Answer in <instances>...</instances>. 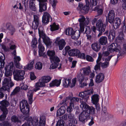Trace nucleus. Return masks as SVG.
I'll list each match as a JSON object with an SVG mask.
<instances>
[{"label": "nucleus", "mask_w": 126, "mask_h": 126, "mask_svg": "<svg viewBox=\"0 0 126 126\" xmlns=\"http://www.w3.org/2000/svg\"><path fill=\"white\" fill-rule=\"evenodd\" d=\"M14 78L15 80L17 81H21L24 79L25 74L24 71L18 69L14 70L13 72Z\"/></svg>", "instance_id": "obj_6"}, {"label": "nucleus", "mask_w": 126, "mask_h": 126, "mask_svg": "<svg viewBox=\"0 0 126 126\" xmlns=\"http://www.w3.org/2000/svg\"><path fill=\"white\" fill-rule=\"evenodd\" d=\"M74 32L72 28H69L65 30V32L66 35L71 36Z\"/></svg>", "instance_id": "obj_45"}, {"label": "nucleus", "mask_w": 126, "mask_h": 126, "mask_svg": "<svg viewBox=\"0 0 126 126\" xmlns=\"http://www.w3.org/2000/svg\"><path fill=\"white\" fill-rule=\"evenodd\" d=\"M3 113L0 116V121H4L6 119L7 115L8 113V111L1 110Z\"/></svg>", "instance_id": "obj_44"}, {"label": "nucleus", "mask_w": 126, "mask_h": 126, "mask_svg": "<svg viewBox=\"0 0 126 126\" xmlns=\"http://www.w3.org/2000/svg\"><path fill=\"white\" fill-rule=\"evenodd\" d=\"M108 50L110 52L114 51L119 52L117 55V58H118L119 56H122L125 53L124 51L121 48L120 46L118 45L117 43H113L111 44L108 47Z\"/></svg>", "instance_id": "obj_4"}, {"label": "nucleus", "mask_w": 126, "mask_h": 126, "mask_svg": "<svg viewBox=\"0 0 126 126\" xmlns=\"http://www.w3.org/2000/svg\"><path fill=\"white\" fill-rule=\"evenodd\" d=\"M96 26V29L99 32L97 35L98 37H99L102 34L103 32L105 31L106 26L105 24H103L101 19H99L97 21Z\"/></svg>", "instance_id": "obj_7"}, {"label": "nucleus", "mask_w": 126, "mask_h": 126, "mask_svg": "<svg viewBox=\"0 0 126 126\" xmlns=\"http://www.w3.org/2000/svg\"><path fill=\"white\" fill-rule=\"evenodd\" d=\"M98 42L100 45L107 46L108 44L107 38L105 36H102L98 40Z\"/></svg>", "instance_id": "obj_22"}, {"label": "nucleus", "mask_w": 126, "mask_h": 126, "mask_svg": "<svg viewBox=\"0 0 126 126\" xmlns=\"http://www.w3.org/2000/svg\"><path fill=\"white\" fill-rule=\"evenodd\" d=\"M79 99L76 97H73L71 99V102L70 103H73L74 104V103L76 102H78L79 101Z\"/></svg>", "instance_id": "obj_63"}, {"label": "nucleus", "mask_w": 126, "mask_h": 126, "mask_svg": "<svg viewBox=\"0 0 126 126\" xmlns=\"http://www.w3.org/2000/svg\"><path fill=\"white\" fill-rule=\"evenodd\" d=\"M6 27L7 30L9 31V32L11 35H13L15 32V29L10 23H7L6 25Z\"/></svg>", "instance_id": "obj_25"}, {"label": "nucleus", "mask_w": 126, "mask_h": 126, "mask_svg": "<svg viewBox=\"0 0 126 126\" xmlns=\"http://www.w3.org/2000/svg\"><path fill=\"white\" fill-rule=\"evenodd\" d=\"M51 18V21H52L51 17L50 15L48 13H44L42 17V22L44 24H47L49 22L50 18Z\"/></svg>", "instance_id": "obj_17"}, {"label": "nucleus", "mask_w": 126, "mask_h": 126, "mask_svg": "<svg viewBox=\"0 0 126 126\" xmlns=\"http://www.w3.org/2000/svg\"><path fill=\"white\" fill-rule=\"evenodd\" d=\"M43 42L47 47L50 46L52 42L51 41L50 39L47 36H46L42 38Z\"/></svg>", "instance_id": "obj_32"}, {"label": "nucleus", "mask_w": 126, "mask_h": 126, "mask_svg": "<svg viewBox=\"0 0 126 126\" xmlns=\"http://www.w3.org/2000/svg\"><path fill=\"white\" fill-rule=\"evenodd\" d=\"M57 44L59 47L60 50H62L64 47L66 43L65 40L63 39H61L57 43Z\"/></svg>", "instance_id": "obj_34"}, {"label": "nucleus", "mask_w": 126, "mask_h": 126, "mask_svg": "<svg viewBox=\"0 0 126 126\" xmlns=\"http://www.w3.org/2000/svg\"><path fill=\"white\" fill-rule=\"evenodd\" d=\"M77 57L83 59H85L86 58L85 54L84 53H81L79 50V53L78 54Z\"/></svg>", "instance_id": "obj_58"}, {"label": "nucleus", "mask_w": 126, "mask_h": 126, "mask_svg": "<svg viewBox=\"0 0 126 126\" xmlns=\"http://www.w3.org/2000/svg\"><path fill=\"white\" fill-rule=\"evenodd\" d=\"M92 103L95 105L97 104L99 100V95L97 94L93 95L91 97Z\"/></svg>", "instance_id": "obj_35"}, {"label": "nucleus", "mask_w": 126, "mask_h": 126, "mask_svg": "<svg viewBox=\"0 0 126 126\" xmlns=\"http://www.w3.org/2000/svg\"><path fill=\"white\" fill-rule=\"evenodd\" d=\"M91 116H89L87 112L84 110L82 112L79 116V121L83 124H84L87 122L88 120L90 118Z\"/></svg>", "instance_id": "obj_9"}, {"label": "nucleus", "mask_w": 126, "mask_h": 126, "mask_svg": "<svg viewBox=\"0 0 126 126\" xmlns=\"http://www.w3.org/2000/svg\"><path fill=\"white\" fill-rule=\"evenodd\" d=\"M115 16V13L113 10L109 11L108 15V22L110 24L113 23Z\"/></svg>", "instance_id": "obj_19"}, {"label": "nucleus", "mask_w": 126, "mask_h": 126, "mask_svg": "<svg viewBox=\"0 0 126 126\" xmlns=\"http://www.w3.org/2000/svg\"><path fill=\"white\" fill-rule=\"evenodd\" d=\"M100 6H98L95 7L94 8V11H97L98 14V15H101L103 12V10L102 9L100 8Z\"/></svg>", "instance_id": "obj_54"}, {"label": "nucleus", "mask_w": 126, "mask_h": 126, "mask_svg": "<svg viewBox=\"0 0 126 126\" xmlns=\"http://www.w3.org/2000/svg\"><path fill=\"white\" fill-rule=\"evenodd\" d=\"M72 107L74 108V104L72 103H70V105L68 106L67 109V110L68 112L71 113L72 111Z\"/></svg>", "instance_id": "obj_61"}, {"label": "nucleus", "mask_w": 126, "mask_h": 126, "mask_svg": "<svg viewBox=\"0 0 126 126\" xmlns=\"http://www.w3.org/2000/svg\"><path fill=\"white\" fill-rule=\"evenodd\" d=\"M45 84L42 82L41 80H39V82L36 83L35 85V88L34 89V91L35 92H36L37 91L39 90L40 89V88L45 86Z\"/></svg>", "instance_id": "obj_30"}, {"label": "nucleus", "mask_w": 126, "mask_h": 126, "mask_svg": "<svg viewBox=\"0 0 126 126\" xmlns=\"http://www.w3.org/2000/svg\"><path fill=\"white\" fill-rule=\"evenodd\" d=\"M68 118L69 119L68 123H72L74 124H77V122L75 114L72 113H69L68 114Z\"/></svg>", "instance_id": "obj_20"}, {"label": "nucleus", "mask_w": 126, "mask_h": 126, "mask_svg": "<svg viewBox=\"0 0 126 126\" xmlns=\"http://www.w3.org/2000/svg\"><path fill=\"white\" fill-rule=\"evenodd\" d=\"M102 57V55L99 53L98 58L96 61V64L94 67V69L95 71L100 70L101 67V65L100 63V62L101 60Z\"/></svg>", "instance_id": "obj_21"}, {"label": "nucleus", "mask_w": 126, "mask_h": 126, "mask_svg": "<svg viewBox=\"0 0 126 126\" xmlns=\"http://www.w3.org/2000/svg\"><path fill=\"white\" fill-rule=\"evenodd\" d=\"M20 90V88L19 87H17L14 89L13 91L12 92L10 96H11L17 94Z\"/></svg>", "instance_id": "obj_50"}, {"label": "nucleus", "mask_w": 126, "mask_h": 126, "mask_svg": "<svg viewBox=\"0 0 126 126\" xmlns=\"http://www.w3.org/2000/svg\"><path fill=\"white\" fill-rule=\"evenodd\" d=\"M84 75L81 73H80L78 74L77 77L78 80L79 81V83L82 82L84 80Z\"/></svg>", "instance_id": "obj_47"}, {"label": "nucleus", "mask_w": 126, "mask_h": 126, "mask_svg": "<svg viewBox=\"0 0 126 126\" xmlns=\"http://www.w3.org/2000/svg\"><path fill=\"white\" fill-rule=\"evenodd\" d=\"M86 5L81 9V11L85 13H87L89 9V4L88 0H85Z\"/></svg>", "instance_id": "obj_31"}, {"label": "nucleus", "mask_w": 126, "mask_h": 126, "mask_svg": "<svg viewBox=\"0 0 126 126\" xmlns=\"http://www.w3.org/2000/svg\"><path fill=\"white\" fill-rule=\"evenodd\" d=\"M101 118L104 120H108L113 117L112 115L109 113L107 111V108L104 107L103 109V111L101 112Z\"/></svg>", "instance_id": "obj_12"}, {"label": "nucleus", "mask_w": 126, "mask_h": 126, "mask_svg": "<svg viewBox=\"0 0 126 126\" xmlns=\"http://www.w3.org/2000/svg\"><path fill=\"white\" fill-rule=\"evenodd\" d=\"M88 18V21L89 22V18H87L86 19L84 16L80 15V18L78 19V21L79 22V24H86V22Z\"/></svg>", "instance_id": "obj_42"}, {"label": "nucleus", "mask_w": 126, "mask_h": 126, "mask_svg": "<svg viewBox=\"0 0 126 126\" xmlns=\"http://www.w3.org/2000/svg\"><path fill=\"white\" fill-rule=\"evenodd\" d=\"M36 0H30L29 2V7L30 9L32 10L36 11L37 8L35 4Z\"/></svg>", "instance_id": "obj_26"}, {"label": "nucleus", "mask_w": 126, "mask_h": 126, "mask_svg": "<svg viewBox=\"0 0 126 126\" xmlns=\"http://www.w3.org/2000/svg\"><path fill=\"white\" fill-rule=\"evenodd\" d=\"M87 37V40L90 41L91 42H92L95 40V38L93 36H92L90 34H88L86 35Z\"/></svg>", "instance_id": "obj_57"}, {"label": "nucleus", "mask_w": 126, "mask_h": 126, "mask_svg": "<svg viewBox=\"0 0 126 126\" xmlns=\"http://www.w3.org/2000/svg\"><path fill=\"white\" fill-rule=\"evenodd\" d=\"M86 58L87 61L90 62H93L94 60L92 57L88 55H86Z\"/></svg>", "instance_id": "obj_64"}, {"label": "nucleus", "mask_w": 126, "mask_h": 126, "mask_svg": "<svg viewBox=\"0 0 126 126\" xmlns=\"http://www.w3.org/2000/svg\"><path fill=\"white\" fill-rule=\"evenodd\" d=\"M11 120L12 122L14 123H20L21 121L19 118V117L16 115H12L11 117Z\"/></svg>", "instance_id": "obj_38"}, {"label": "nucleus", "mask_w": 126, "mask_h": 126, "mask_svg": "<svg viewBox=\"0 0 126 126\" xmlns=\"http://www.w3.org/2000/svg\"><path fill=\"white\" fill-rule=\"evenodd\" d=\"M51 78L50 76H44L42 77L41 80L44 84L49 82L51 80Z\"/></svg>", "instance_id": "obj_46"}, {"label": "nucleus", "mask_w": 126, "mask_h": 126, "mask_svg": "<svg viewBox=\"0 0 126 126\" xmlns=\"http://www.w3.org/2000/svg\"><path fill=\"white\" fill-rule=\"evenodd\" d=\"M113 56V55H110L104 58V60L105 62H104L102 63L100 61V62L102 68L103 69H105L108 66L109 64V61Z\"/></svg>", "instance_id": "obj_14"}, {"label": "nucleus", "mask_w": 126, "mask_h": 126, "mask_svg": "<svg viewBox=\"0 0 126 126\" xmlns=\"http://www.w3.org/2000/svg\"><path fill=\"white\" fill-rule=\"evenodd\" d=\"M43 67V64L40 62H38L36 63L35 66V68L39 70H41Z\"/></svg>", "instance_id": "obj_55"}, {"label": "nucleus", "mask_w": 126, "mask_h": 126, "mask_svg": "<svg viewBox=\"0 0 126 126\" xmlns=\"http://www.w3.org/2000/svg\"><path fill=\"white\" fill-rule=\"evenodd\" d=\"M66 108L65 106H62L57 110L56 113L57 117L61 116L64 114L65 112Z\"/></svg>", "instance_id": "obj_29"}, {"label": "nucleus", "mask_w": 126, "mask_h": 126, "mask_svg": "<svg viewBox=\"0 0 126 126\" xmlns=\"http://www.w3.org/2000/svg\"><path fill=\"white\" fill-rule=\"evenodd\" d=\"M9 46V49L10 50L15 49L16 47V46L14 44V42L12 40L10 41Z\"/></svg>", "instance_id": "obj_52"}, {"label": "nucleus", "mask_w": 126, "mask_h": 126, "mask_svg": "<svg viewBox=\"0 0 126 126\" xmlns=\"http://www.w3.org/2000/svg\"><path fill=\"white\" fill-rule=\"evenodd\" d=\"M38 33L39 37L42 38L46 36L44 32V28L42 27H40L38 29Z\"/></svg>", "instance_id": "obj_40"}, {"label": "nucleus", "mask_w": 126, "mask_h": 126, "mask_svg": "<svg viewBox=\"0 0 126 126\" xmlns=\"http://www.w3.org/2000/svg\"><path fill=\"white\" fill-rule=\"evenodd\" d=\"M39 23V18L38 16L36 15H33V20L31 27L32 29L36 30Z\"/></svg>", "instance_id": "obj_13"}, {"label": "nucleus", "mask_w": 126, "mask_h": 126, "mask_svg": "<svg viewBox=\"0 0 126 126\" xmlns=\"http://www.w3.org/2000/svg\"><path fill=\"white\" fill-rule=\"evenodd\" d=\"M20 108L22 112L24 115L22 118L24 120L27 119L29 116L30 111L29 106L26 100H23L20 102Z\"/></svg>", "instance_id": "obj_2"}, {"label": "nucleus", "mask_w": 126, "mask_h": 126, "mask_svg": "<svg viewBox=\"0 0 126 126\" xmlns=\"http://www.w3.org/2000/svg\"><path fill=\"white\" fill-rule=\"evenodd\" d=\"M34 90H29L27 92V96L29 100V102L30 104H31L32 102V98Z\"/></svg>", "instance_id": "obj_27"}, {"label": "nucleus", "mask_w": 126, "mask_h": 126, "mask_svg": "<svg viewBox=\"0 0 126 126\" xmlns=\"http://www.w3.org/2000/svg\"><path fill=\"white\" fill-rule=\"evenodd\" d=\"M98 2L97 0H90L89 2V6L90 7L96 5Z\"/></svg>", "instance_id": "obj_60"}, {"label": "nucleus", "mask_w": 126, "mask_h": 126, "mask_svg": "<svg viewBox=\"0 0 126 126\" xmlns=\"http://www.w3.org/2000/svg\"><path fill=\"white\" fill-rule=\"evenodd\" d=\"M50 30L52 31L57 30L59 29V25H56L55 23H54L52 25H50Z\"/></svg>", "instance_id": "obj_49"}, {"label": "nucleus", "mask_w": 126, "mask_h": 126, "mask_svg": "<svg viewBox=\"0 0 126 126\" xmlns=\"http://www.w3.org/2000/svg\"><path fill=\"white\" fill-rule=\"evenodd\" d=\"M79 53V50L77 49H73L70 50L68 51L69 55L71 56H78V54Z\"/></svg>", "instance_id": "obj_28"}, {"label": "nucleus", "mask_w": 126, "mask_h": 126, "mask_svg": "<svg viewBox=\"0 0 126 126\" xmlns=\"http://www.w3.org/2000/svg\"><path fill=\"white\" fill-rule=\"evenodd\" d=\"M14 68L13 62L10 63L9 65H6L5 68V75L6 77H11L12 75V71Z\"/></svg>", "instance_id": "obj_10"}, {"label": "nucleus", "mask_w": 126, "mask_h": 126, "mask_svg": "<svg viewBox=\"0 0 126 126\" xmlns=\"http://www.w3.org/2000/svg\"><path fill=\"white\" fill-rule=\"evenodd\" d=\"M105 78L103 73H99L96 77L95 82L97 83H99L103 81Z\"/></svg>", "instance_id": "obj_23"}, {"label": "nucleus", "mask_w": 126, "mask_h": 126, "mask_svg": "<svg viewBox=\"0 0 126 126\" xmlns=\"http://www.w3.org/2000/svg\"><path fill=\"white\" fill-rule=\"evenodd\" d=\"M2 86L1 88V91H6L10 89V88H11L14 84L12 82L11 77H6L3 79L2 81Z\"/></svg>", "instance_id": "obj_5"}, {"label": "nucleus", "mask_w": 126, "mask_h": 126, "mask_svg": "<svg viewBox=\"0 0 126 126\" xmlns=\"http://www.w3.org/2000/svg\"><path fill=\"white\" fill-rule=\"evenodd\" d=\"M50 59L52 63L50 66V69H54L56 68L59 65V63L60 61L59 58L55 55L50 58Z\"/></svg>", "instance_id": "obj_11"}, {"label": "nucleus", "mask_w": 126, "mask_h": 126, "mask_svg": "<svg viewBox=\"0 0 126 126\" xmlns=\"http://www.w3.org/2000/svg\"><path fill=\"white\" fill-rule=\"evenodd\" d=\"M39 55L40 57H42L44 58H47V55L44 52L45 50L44 47L42 44L38 45Z\"/></svg>", "instance_id": "obj_16"}, {"label": "nucleus", "mask_w": 126, "mask_h": 126, "mask_svg": "<svg viewBox=\"0 0 126 126\" xmlns=\"http://www.w3.org/2000/svg\"><path fill=\"white\" fill-rule=\"evenodd\" d=\"M88 19H87V20L86 22V24H79L80 26V31H79L80 33H82L84 31L85 26L86 25H87L89 23V21H88Z\"/></svg>", "instance_id": "obj_41"}, {"label": "nucleus", "mask_w": 126, "mask_h": 126, "mask_svg": "<svg viewBox=\"0 0 126 126\" xmlns=\"http://www.w3.org/2000/svg\"><path fill=\"white\" fill-rule=\"evenodd\" d=\"M47 55L49 57V59L55 55V51L53 50H48L47 52Z\"/></svg>", "instance_id": "obj_51"}, {"label": "nucleus", "mask_w": 126, "mask_h": 126, "mask_svg": "<svg viewBox=\"0 0 126 126\" xmlns=\"http://www.w3.org/2000/svg\"><path fill=\"white\" fill-rule=\"evenodd\" d=\"M80 32L79 31H74L71 35L72 39L74 40L77 39L80 36Z\"/></svg>", "instance_id": "obj_37"}, {"label": "nucleus", "mask_w": 126, "mask_h": 126, "mask_svg": "<svg viewBox=\"0 0 126 126\" xmlns=\"http://www.w3.org/2000/svg\"><path fill=\"white\" fill-rule=\"evenodd\" d=\"M61 79L58 80L57 79H55L52 81L49 84L50 87H52L54 86H58L60 85L61 83Z\"/></svg>", "instance_id": "obj_36"}, {"label": "nucleus", "mask_w": 126, "mask_h": 126, "mask_svg": "<svg viewBox=\"0 0 126 126\" xmlns=\"http://www.w3.org/2000/svg\"><path fill=\"white\" fill-rule=\"evenodd\" d=\"M93 94V89L88 90L84 92H80L79 94V97H81L82 99L80 98V107L83 110L87 112L89 116L91 114H94L95 113V110L92 106H89L86 103L89 99L90 96Z\"/></svg>", "instance_id": "obj_1"}, {"label": "nucleus", "mask_w": 126, "mask_h": 126, "mask_svg": "<svg viewBox=\"0 0 126 126\" xmlns=\"http://www.w3.org/2000/svg\"><path fill=\"white\" fill-rule=\"evenodd\" d=\"M46 124V118L43 115L40 117L39 125V126H45Z\"/></svg>", "instance_id": "obj_39"}, {"label": "nucleus", "mask_w": 126, "mask_h": 126, "mask_svg": "<svg viewBox=\"0 0 126 126\" xmlns=\"http://www.w3.org/2000/svg\"><path fill=\"white\" fill-rule=\"evenodd\" d=\"M0 109L1 110L8 111L7 107L9 105V102L7 100H3L0 102Z\"/></svg>", "instance_id": "obj_18"}, {"label": "nucleus", "mask_w": 126, "mask_h": 126, "mask_svg": "<svg viewBox=\"0 0 126 126\" xmlns=\"http://www.w3.org/2000/svg\"><path fill=\"white\" fill-rule=\"evenodd\" d=\"M91 33L90 28L89 26H86L85 31L83 32V34L86 35L88 34H90Z\"/></svg>", "instance_id": "obj_53"}, {"label": "nucleus", "mask_w": 126, "mask_h": 126, "mask_svg": "<svg viewBox=\"0 0 126 126\" xmlns=\"http://www.w3.org/2000/svg\"><path fill=\"white\" fill-rule=\"evenodd\" d=\"M39 2V12H42L46 10L47 7L46 2L47 0H37Z\"/></svg>", "instance_id": "obj_15"}, {"label": "nucleus", "mask_w": 126, "mask_h": 126, "mask_svg": "<svg viewBox=\"0 0 126 126\" xmlns=\"http://www.w3.org/2000/svg\"><path fill=\"white\" fill-rule=\"evenodd\" d=\"M11 124L7 121H5L0 123V126H11Z\"/></svg>", "instance_id": "obj_56"}, {"label": "nucleus", "mask_w": 126, "mask_h": 126, "mask_svg": "<svg viewBox=\"0 0 126 126\" xmlns=\"http://www.w3.org/2000/svg\"><path fill=\"white\" fill-rule=\"evenodd\" d=\"M77 57L83 59H85L86 58L85 54L84 53H81L79 50V53L78 54Z\"/></svg>", "instance_id": "obj_59"}, {"label": "nucleus", "mask_w": 126, "mask_h": 126, "mask_svg": "<svg viewBox=\"0 0 126 126\" xmlns=\"http://www.w3.org/2000/svg\"><path fill=\"white\" fill-rule=\"evenodd\" d=\"M96 26V29L99 32L97 35L98 37H99L102 34L103 32L105 31L106 26L105 24H103L101 19H99L97 21Z\"/></svg>", "instance_id": "obj_8"}, {"label": "nucleus", "mask_w": 126, "mask_h": 126, "mask_svg": "<svg viewBox=\"0 0 126 126\" xmlns=\"http://www.w3.org/2000/svg\"><path fill=\"white\" fill-rule=\"evenodd\" d=\"M63 83L64 86H65L66 87H67L69 86L70 85L71 80L68 79H64L63 80Z\"/></svg>", "instance_id": "obj_48"}, {"label": "nucleus", "mask_w": 126, "mask_h": 126, "mask_svg": "<svg viewBox=\"0 0 126 126\" xmlns=\"http://www.w3.org/2000/svg\"><path fill=\"white\" fill-rule=\"evenodd\" d=\"M92 49L96 52H99L100 49L101 45L97 42L94 43L91 45Z\"/></svg>", "instance_id": "obj_24"}, {"label": "nucleus", "mask_w": 126, "mask_h": 126, "mask_svg": "<svg viewBox=\"0 0 126 126\" xmlns=\"http://www.w3.org/2000/svg\"><path fill=\"white\" fill-rule=\"evenodd\" d=\"M84 75H89L91 72L90 68L89 66L87 67L83 68H82Z\"/></svg>", "instance_id": "obj_43"}, {"label": "nucleus", "mask_w": 126, "mask_h": 126, "mask_svg": "<svg viewBox=\"0 0 126 126\" xmlns=\"http://www.w3.org/2000/svg\"><path fill=\"white\" fill-rule=\"evenodd\" d=\"M5 56L2 53L0 52V69L3 67L5 64Z\"/></svg>", "instance_id": "obj_33"}, {"label": "nucleus", "mask_w": 126, "mask_h": 126, "mask_svg": "<svg viewBox=\"0 0 126 126\" xmlns=\"http://www.w3.org/2000/svg\"><path fill=\"white\" fill-rule=\"evenodd\" d=\"M121 23V20L118 17L116 18L114 20L113 22V29L111 30L110 31L109 35L108 36L109 39H111V36L112 37V40H113L115 36V30L119 28Z\"/></svg>", "instance_id": "obj_3"}, {"label": "nucleus", "mask_w": 126, "mask_h": 126, "mask_svg": "<svg viewBox=\"0 0 126 126\" xmlns=\"http://www.w3.org/2000/svg\"><path fill=\"white\" fill-rule=\"evenodd\" d=\"M64 122L62 120H59L57 122L56 126H64Z\"/></svg>", "instance_id": "obj_62"}]
</instances>
